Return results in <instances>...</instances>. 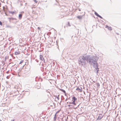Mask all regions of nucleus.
<instances>
[{
  "instance_id": "nucleus-23",
  "label": "nucleus",
  "mask_w": 121,
  "mask_h": 121,
  "mask_svg": "<svg viewBox=\"0 0 121 121\" xmlns=\"http://www.w3.org/2000/svg\"><path fill=\"white\" fill-rule=\"evenodd\" d=\"M108 29L109 30H112V27H109L108 28Z\"/></svg>"
},
{
  "instance_id": "nucleus-1",
  "label": "nucleus",
  "mask_w": 121,
  "mask_h": 121,
  "mask_svg": "<svg viewBox=\"0 0 121 121\" xmlns=\"http://www.w3.org/2000/svg\"><path fill=\"white\" fill-rule=\"evenodd\" d=\"M91 56L85 54L83 56H80L78 59L79 64H81L82 65H85L86 63V60L87 62H89L88 60H89Z\"/></svg>"
},
{
  "instance_id": "nucleus-6",
  "label": "nucleus",
  "mask_w": 121,
  "mask_h": 121,
  "mask_svg": "<svg viewBox=\"0 0 121 121\" xmlns=\"http://www.w3.org/2000/svg\"><path fill=\"white\" fill-rule=\"evenodd\" d=\"M101 115L100 114H99V116L97 118V120H100L103 117L101 116Z\"/></svg>"
},
{
  "instance_id": "nucleus-21",
  "label": "nucleus",
  "mask_w": 121,
  "mask_h": 121,
  "mask_svg": "<svg viewBox=\"0 0 121 121\" xmlns=\"http://www.w3.org/2000/svg\"><path fill=\"white\" fill-rule=\"evenodd\" d=\"M9 13H11L12 14L14 13H15V12H12V11H10L9 12Z\"/></svg>"
},
{
  "instance_id": "nucleus-18",
  "label": "nucleus",
  "mask_w": 121,
  "mask_h": 121,
  "mask_svg": "<svg viewBox=\"0 0 121 121\" xmlns=\"http://www.w3.org/2000/svg\"><path fill=\"white\" fill-rule=\"evenodd\" d=\"M97 69H99V68H95V69H94V72L95 73L96 71L97 70Z\"/></svg>"
},
{
  "instance_id": "nucleus-41",
  "label": "nucleus",
  "mask_w": 121,
  "mask_h": 121,
  "mask_svg": "<svg viewBox=\"0 0 121 121\" xmlns=\"http://www.w3.org/2000/svg\"><path fill=\"white\" fill-rule=\"evenodd\" d=\"M39 88H40V87H39H39L38 88H39Z\"/></svg>"
},
{
  "instance_id": "nucleus-33",
  "label": "nucleus",
  "mask_w": 121,
  "mask_h": 121,
  "mask_svg": "<svg viewBox=\"0 0 121 121\" xmlns=\"http://www.w3.org/2000/svg\"><path fill=\"white\" fill-rule=\"evenodd\" d=\"M57 48L58 49H59V46H57Z\"/></svg>"
},
{
  "instance_id": "nucleus-12",
  "label": "nucleus",
  "mask_w": 121,
  "mask_h": 121,
  "mask_svg": "<svg viewBox=\"0 0 121 121\" xmlns=\"http://www.w3.org/2000/svg\"><path fill=\"white\" fill-rule=\"evenodd\" d=\"M72 99H73L74 101H75L77 99L75 96H73V97Z\"/></svg>"
},
{
  "instance_id": "nucleus-38",
  "label": "nucleus",
  "mask_w": 121,
  "mask_h": 121,
  "mask_svg": "<svg viewBox=\"0 0 121 121\" xmlns=\"http://www.w3.org/2000/svg\"><path fill=\"white\" fill-rule=\"evenodd\" d=\"M11 63H13V62H12V63H10L9 64H11Z\"/></svg>"
},
{
  "instance_id": "nucleus-16",
  "label": "nucleus",
  "mask_w": 121,
  "mask_h": 121,
  "mask_svg": "<svg viewBox=\"0 0 121 121\" xmlns=\"http://www.w3.org/2000/svg\"><path fill=\"white\" fill-rule=\"evenodd\" d=\"M95 14L97 17H98V16L99 15L96 12H95Z\"/></svg>"
},
{
  "instance_id": "nucleus-15",
  "label": "nucleus",
  "mask_w": 121,
  "mask_h": 121,
  "mask_svg": "<svg viewBox=\"0 0 121 121\" xmlns=\"http://www.w3.org/2000/svg\"><path fill=\"white\" fill-rule=\"evenodd\" d=\"M15 54L16 55H18L20 54V53L17 52H15Z\"/></svg>"
},
{
  "instance_id": "nucleus-42",
  "label": "nucleus",
  "mask_w": 121,
  "mask_h": 121,
  "mask_svg": "<svg viewBox=\"0 0 121 121\" xmlns=\"http://www.w3.org/2000/svg\"><path fill=\"white\" fill-rule=\"evenodd\" d=\"M67 100V99H66L65 100V101H66Z\"/></svg>"
},
{
  "instance_id": "nucleus-45",
  "label": "nucleus",
  "mask_w": 121,
  "mask_h": 121,
  "mask_svg": "<svg viewBox=\"0 0 121 121\" xmlns=\"http://www.w3.org/2000/svg\"><path fill=\"white\" fill-rule=\"evenodd\" d=\"M0 121H1V120H0Z\"/></svg>"
},
{
  "instance_id": "nucleus-7",
  "label": "nucleus",
  "mask_w": 121,
  "mask_h": 121,
  "mask_svg": "<svg viewBox=\"0 0 121 121\" xmlns=\"http://www.w3.org/2000/svg\"><path fill=\"white\" fill-rule=\"evenodd\" d=\"M76 90H78L79 91H82V88L81 87H78Z\"/></svg>"
},
{
  "instance_id": "nucleus-30",
  "label": "nucleus",
  "mask_w": 121,
  "mask_h": 121,
  "mask_svg": "<svg viewBox=\"0 0 121 121\" xmlns=\"http://www.w3.org/2000/svg\"><path fill=\"white\" fill-rule=\"evenodd\" d=\"M68 106L69 107H70V104L69 105H68Z\"/></svg>"
},
{
  "instance_id": "nucleus-19",
  "label": "nucleus",
  "mask_w": 121,
  "mask_h": 121,
  "mask_svg": "<svg viewBox=\"0 0 121 121\" xmlns=\"http://www.w3.org/2000/svg\"><path fill=\"white\" fill-rule=\"evenodd\" d=\"M99 71V69H97V70L96 71V72H95V73H96L97 74L98 73V71Z\"/></svg>"
},
{
  "instance_id": "nucleus-3",
  "label": "nucleus",
  "mask_w": 121,
  "mask_h": 121,
  "mask_svg": "<svg viewBox=\"0 0 121 121\" xmlns=\"http://www.w3.org/2000/svg\"><path fill=\"white\" fill-rule=\"evenodd\" d=\"M39 59L40 60H42L44 62H45V60L44 58H43V56L41 55H40L39 56Z\"/></svg>"
},
{
  "instance_id": "nucleus-24",
  "label": "nucleus",
  "mask_w": 121,
  "mask_h": 121,
  "mask_svg": "<svg viewBox=\"0 0 121 121\" xmlns=\"http://www.w3.org/2000/svg\"><path fill=\"white\" fill-rule=\"evenodd\" d=\"M68 25L69 26H71L69 22L68 23Z\"/></svg>"
},
{
  "instance_id": "nucleus-39",
  "label": "nucleus",
  "mask_w": 121,
  "mask_h": 121,
  "mask_svg": "<svg viewBox=\"0 0 121 121\" xmlns=\"http://www.w3.org/2000/svg\"><path fill=\"white\" fill-rule=\"evenodd\" d=\"M15 65V64H14V65H12V66H14V65Z\"/></svg>"
},
{
  "instance_id": "nucleus-4",
  "label": "nucleus",
  "mask_w": 121,
  "mask_h": 121,
  "mask_svg": "<svg viewBox=\"0 0 121 121\" xmlns=\"http://www.w3.org/2000/svg\"><path fill=\"white\" fill-rule=\"evenodd\" d=\"M26 71H28L30 70V66L29 65H27L26 67Z\"/></svg>"
},
{
  "instance_id": "nucleus-8",
  "label": "nucleus",
  "mask_w": 121,
  "mask_h": 121,
  "mask_svg": "<svg viewBox=\"0 0 121 121\" xmlns=\"http://www.w3.org/2000/svg\"><path fill=\"white\" fill-rule=\"evenodd\" d=\"M82 16L80 15V16H77V17L78 18V19H82Z\"/></svg>"
},
{
  "instance_id": "nucleus-10",
  "label": "nucleus",
  "mask_w": 121,
  "mask_h": 121,
  "mask_svg": "<svg viewBox=\"0 0 121 121\" xmlns=\"http://www.w3.org/2000/svg\"><path fill=\"white\" fill-rule=\"evenodd\" d=\"M59 95H54V96L55 97V98L56 99V98H57V99L58 100H59Z\"/></svg>"
},
{
  "instance_id": "nucleus-25",
  "label": "nucleus",
  "mask_w": 121,
  "mask_h": 121,
  "mask_svg": "<svg viewBox=\"0 0 121 121\" xmlns=\"http://www.w3.org/2000/svg\"><path fill=\"white\" fill-rule=\"evenodd\" d=\"M23 60H21L20 61V63H19V64H21L23 62Z\"/></svg>"
},
{
  "instance_id": "nucleus-27",
  "label": "nucleus",
  "mask_w": 121,
  "mask_h": 121,
  "mask_svg": "<svg viewBox=\"0 0 121 121\" xmlns=\"http://www.w3.org/2000/svg\"><path fill=\"white\" fill-rule=\"evenodd\" d=\"M0 25L2 26V22L0 21Z\"/></svg>"
},
{
  "instance_id": "nucleus-44",
  "label": "nucleus",
  "mask_w": 121,
  "mask_h": 121,
  "mask_svg": "<svg viewBox=\"0 0 121 121\" xmlns=\"http://www.w3.org/2000/svg\"><path fill=\"white\" fill-rule=\"evenodd\" d=\"M117 35H119V34H118V33H117Z\"/></svg>"
},
{
  "instance_id": "nucleus-22",
  "label": "nucleus",
  "mask_w": 121,
  "mask_h": 121,
  "mask_svg": "<svg viewBox=\"0 0 121 121\" xmlns=\"http://www.w3.org/2000/svg\"><path fill=\"white\" fill-rule=\"evenodd\" d=\"M98 17H99L101 19H103V17L101 16L100 15H98Z\"/></svg>"
},
{
  "instance_id": "nucleus-17",
  "label": "nucleus",
  "mask_w": 121,
  "mask_h": 121,
  "mask_svg": "<svg viewBox=\"0 0 121 121\" xmlns=\"http://www.w3.org/2000/svg\"><path fill=\"white\" fill-rule=\"evenodd\" d=\"M96 84L97 86V87H98V88L100 86V85L99 83H97Z\"/></svg>"
},
{
  "instance_id": "nucleus-43",
  "label": "nucleus",
  "mask_w": 121,
  "mask_h": 121,
  "mask_svg": "<svg viewBox=\"0 0 121 121\" xmlns=\"http://www.w3.org/2000/svg\"><path fill=\"white\" fill-rule=\"evenodd\" d=\"M117 35H119V34H118V33H117Z\"/></svg>"
},
{
  "instance_id": "nucleus-31",
  "label": "nucleus",
  "mask_w": 121,
  "mask_h": 121,
  "mask_svg": "<svg viewBox=\"0 0 121 121\" xmlns=\"http://www.w3.org/2000/svg\"><path fill=\"white\" fill-rule=\"evenodd\" d=\"M106 27H109V26H107V25H106Z\"/></svg>"
},
{
  "instance_id": "nucleus-26",
  "label": "nucleus",
  "mask_w": 121,
  "mask_h": 121,
  "mask_svg": "<svg viewBox=\"0 0 121 121\" xmlns=\"http://www.w3.org/2000/svg\"><path fill=\"white\" fill-rule=\"evenodd\" d=\"M34 2L36 3L37 2V1L36 0H34Z\"/></svg>"
},
{
  "instance_id": "nucleus-36",
  "label": "nucleus",
  "mask_w": 121,
  "mask_h": 121,
  "mask_svg": "<svg viewBox=\"0 0 121 121\" xmlns=\"http://www.w3.org/2000/svg\"><path fill=\"white\" fill-rule=\"evenodd\" d=\"M14 119L13 120H12L11 121H14Z\"/></svg>"
},
{
  "instance_id": "nucleus-29",
  "label": "nucleus",
  "mask_w": 121,
  "mask_h": 121,
  "mask_svg": "<svg viewBox=\"0 0 121 121\" xmlns=\"http://www.w3.org/2000/svg\"><path fill=\"white\" fill-rule=\"evenodd\" d=\"M38 29L39 30H40V28L39 27H38Z\"/></svg>"
},
{
  "instance_id": "nucleus-11",
  "label": "nucleus",
  "mask_w": 121,
  "mask_h": 121,
  "mask_svg": "<svg viewBox=\"0 0 121 121\" xmlns=\"http://www.w3.org/2000/svg\"><path fill=\"white\" fill-rule=\"evenodd\" d=\"M9 18L10 19L9 20H16V19L15 18H13V17H10V18Z\"/></svg>"
},
{
  "instance_id": "nucleus-20",
  "label": "nucleus",
  "mask_w": 121,
  "mask_h": 121,
  "mask_svg": "<svg viewBox=\"0 0 121 121\" xmlns=\"http://www.w3.org/2000/svg\"><path fill=\"white\" fill-rule=\"evenodd\" d=\"M70 107H71V108H73V107H74L75 106V105H74L73 104H73H70Z\"/></svg>"
},
{
  "instance_id": "nucleus-13",
  "label": "nucleus",
  "mask_w": 121,
  "mask_h": 121,
  "mask_svg": "<svg viewBox=\"0 0 121 121\" xmlns=\"http://www.w3.org/2000/svg\"><path fill=\"white\" fill-rule=\"evenodd\" d=\"M56 113H55V114L54 115V121H55L56 120Z\"/></svg>"
},
{
  "instance_id": "nucleus-2",
  "label": "nucleus",
  "mask_w": 121,
  "mask_h": 121,
  "mask_svg": "<svg viewBox=\"0 0 121 121\" xmlns=\"http://www.w3.org/2000/svg\"><path fill=\"white\" fill-rule=\"evenodd\" d=\"M90 59L88 61L92 65L93 64V67L95 68H98V64L97 62L99 59L98 57L96 56H91Z\"/></svg>"
},
{
  "instance_id": "nucleus-9",
  "label": "nucleus",
  "mask_w": 121,
  "mask_h": 121,
  "mask_svg": "<svg viewBox=\"0 0 121 121\" xmlns=\"http://www.w3.org/2000/svg\"><path fill=\"white\" fill-rule=\"evenodd\" d=\"M22 14L21 13L19 14L18 17L19 19H21L22 17Z\"/></svg>"
},
{
  "instance_id": "nucleus-14",
  "label": "nucleus",
  "mask_w": 121,
  "mask_h": 121,
  "mask_svg": "<svg viewBox=\"0 0 121 121\" xmlns=\"http://www.w3.org/2000/svg\"><path fill=\"white\" fill-rule=\"evenodd\" d=\"M60 91H62L64 93H66V92H65V90H64L60 89Z\"/></svg>"
},
{
  "instance_id": "nucleus-37",
  "label": "nucleus",
  "mask_w": 121,
  "mask_h": 121,
  "mask_svg": "<svg viewBox=\"0 0 121 121\" xmlns=\"http://www.w3.org/2000/svg\"><path fill=\"white\" fill-rule=\"evenodd\" d=\"M59 112V111H57V112H56V113H58V112Z\"/></svg>"
},
{
  "instance_id": "nucleus-35",
  "label": "nucleus",
  "mask_w": 121,
  "mask_h": 121,
  "mask_svg": "<svg viewBox=\"0 0 121 121\" xmlns=\"http://www.w3.org/2000/svg\"><path fill=\"white\" fill-rule=\"evenodd\" d=\"M77 30L78 31V29H77Z\"/></svg>"
},
{
  "instance_id": "nucleus-28",
  "label": "nucleus",
  "mask_w": 121,
  "mask_h": 121,
  "mask_svg": "<svg viewBox=\"0 0 121 121\" xmlns=\"http://www.w3.org/2000/svg\"><path fill=\"white\" fill-rule=\"evenodd\" d=\"M7 27H8L10 28H11V26H7Z\"/></svg>"
},
{
  "instance_id": "nucleus-40",
  "label": "nucleus",
  "mask_w": 121,
  "mask_h": 121,
  "mask_svg": "<svg viewBox=\"0 0 121 121\" xmlns=\"http://www.w3.org/2000/svg\"><path fill=\"white\" fill-rule=\"evenodd\" d=\"M1 4V3L0 2V5Z\"/></svg>"
},
{
  "instance_id": "nucleus-5",
  "label": "nucleus",
  "mask_w": 121,
  "mask_h": 121,
  "mask_svg": "<svg viewBox=\"0 0 121 121\" xmlns=\"http://www.w3.org/2000/svg\"><path fill=\"white\" fill-rule=\"evenodd\" d=\"M75 101H74L73 100V101L72 102H71L70 103H69L70 104H73L74 105L76 106V107L77 108L78 106V105H77V104L75 103Z\"/></svg>"
},
{
  "instance_id": "nucleus-32",
  "label": "nucleus",
  "mask_w": 121,
  "mask_h": 121,
  "mask_svg": "<svg viewBox=\"0 0 121 121\" xmlns=\"http://www.w3.org/2000/svg\"><path fill=\"white\" fill-rule=\"evenodd\" d=\"M6 78H7V79H8V78H8V76H7L6 77Z\"/></svg>"
},
{
  "instance_id": "nucleus-34",
  "label": "nucleus",
  "mask_w": 121,
  "mask_h": 121,
  "mask_svg": "<svg viewBox=\"0 0 121 121\" xmlns=\"http://www.w3.org/2000/svg\"><path fill=\"white\" fill-rule=\"evenodd\" d=\"M6 73H9V71H7V72Z\"/></svg>"
}]
</instances>
